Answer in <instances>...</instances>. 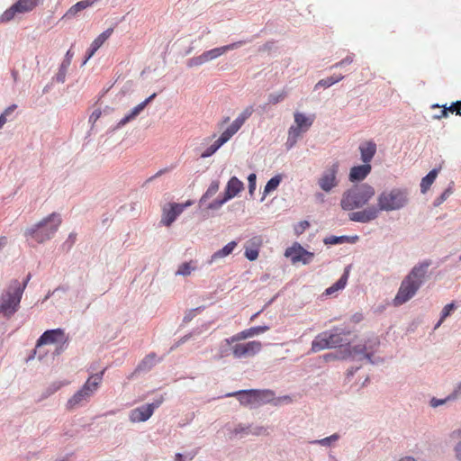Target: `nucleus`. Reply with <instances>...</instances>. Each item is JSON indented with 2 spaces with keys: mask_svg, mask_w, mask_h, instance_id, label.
Segmentation results:
<instances>
[{
  "mask_svg": "<svg viewBox=\"0 0 461 461\" xmlns=\"http://www.w3.org/2000/svg\"><path fill=\"white\" fill-rule=\"evenodd\" d=\"M408 201L407 194L401 189L382 192L377 197V206H368L348 214L352 221L366 223L375 220L381 211H394L402 208Z\"/></svg>",
  "mask_w": 461,
  "mask_h": 461,
  "instance_id": "1",
  "label": "nucleus"
},
{
  "mask_svg": "<svg viewBox=\"0 0 461 461\" xmlns=\"http://www.w3.org/2000/svg\"><path fill=\"white\" fill-rule=\"evenodd\" d=\"M430 261H423L412 267L403 278L393 299V305L400 306L411 300L423 284Z\"/></svg>",
  "mask_w": 461,
  "mask_h": 461,
  "instance_id": "2",
  "label": "nucleus"
},
{
  "mask_svg": "<svg viewBox=\"0 0 461 461\" xmlns=\"http://www.w3.org/2000/svg\"><path fill=\"white\" fill-rule=\"evenodd\" d=\"M31 278L29 274L26 279L21 283L19 280H12L0 297V314L11 318L20 308V303L27 284Z\"/></svg>",
  "mask_w": 461,
  "mask_h": 461,
  "instance_id": "3",
  "label": "nucleus"
},
{
  "mask_svg": "<svg viewBox=\"0 0 461 461\" xmlns=\"http://www.w3.org/2000/svg\"><path fill=\"white\" fill-rule=\"evenodd\" d=\"M61 223V215L58 212H52L34 225L27 228L24 235L37 243H43L54 237Z\"/></svg>",
  "mask_w": 461,
  "mask_h": 461,
  "instance_id": "4",
  "label": "nucleus"
},
{
  "mask_svg": "<svg viewBox=\"0 0 461 461\" xmlns=\"http://www.w3.org/2000/svg\"><path fill=\"white\" fill-rule=\"evenodd\" d=\"M373 186L364 184L356 185L343 193L340 206L345 211H353L366 205L375 196Z\"/></svg>",
  "mask_w": 461,
  "mask_h": 461,
  "instance_id": "5",
  "label": "nucleus"
},
{
  "mask_svg": "<svg viewBox=\"0 0 461 461\" xmlns=\"http://www.w3.org/2000/svg\"><path fill=\"white\" fill-rule=\"evenodd\" d=\"M253 107L245 108L232 123L221 134V136L201 154V158H208L213 155L223 144L235 135L245 122L252 115Z\"/></svg>",
  "mask_w": 461,
  "mask_h": 461,
  "instance_id": "6",
  "label": "nucleus"
},
{
  "mask_svg": "<svg viewBox=\"0 0 461 461\" xmlns=\"http://www.w3.org/2000/svg\"><path fill=\"white\" fill-rule=\"evenodd\" d=\"M275 393L271 390H240L229 393L226 397H237L243 406L260 405L274 400Z\"/></svg>",
  "mask_w": 461,
  "mask_h": 461,
  "instance_id": "7",
  "label": "nucleus"
},
{
  "mask_svg": "<svg viewBox=\"0 0 461 461\" xmlns=\"http://www.w3.org/2000/svg\"><path fill=\"white\" fill-rule=\"evenodd\" d=\"M349 331H344L340 329H334L331 331H325L318 336L312 342V351L318 352L325 348H336L345 343L344 336L348 335Z\"/></svg>",
  "mask_w": 461,
  "mask_h": 461,
  "instance_id": "8",
  "label": "nucleus"
},
{
  "mask_svg": "<svg viewBox=\"0 0 461 461\" xmlns=\"http://www.w3.org/2000/svg\"><path fill=\"white\" fill-rule=\"evenodd\" d=\"M313 121L314 115L306 116L298 112L294 113L295 125L291 126L288 131L287 144H289L290 148L296 143L301 133L306 131L312 125Z\"/></svg>",
  "mask_w": 461,
  "mask_h": 461,
  "instance_id": "9",
  "label": "nucleus"
},
{
  "mask_svg": "<svg viewBox=\"0 0 461 461\" xmlns=\"http://www.w3.org/2000/svg\"><path fill=\"white\" fill-rule=\"evenodd\" d=\"M339 169V162H335L328 167L318 178L319 187L326 192L330 193L333 188L339 185V180L338 178Z\"/></svg>",
  "mask_w": 461,
  "mask_h": 461,
  "instance_id": "10",
  "label": "nucleus"
},
{
  "mask_svg": "<svg viewBox=\"0 0 461 461\" xmlns=\"http://www.w3.org/2000/svg\"><path fill=\"white\" fill-rule=\"evenodd\" d=\"M164 401L163 396L155 400L152 403L142 405L133 409L130 413L131 422H142L148 420L153 414L154 410L158 408Z\"/></svg>",
  "mask_w": 461,
  "mask_h": 461,
  "instance_id": "11",
  "label": "nucleus"
},
{
  "mask_svg": "<svg viewBox=\"0 0 461 461\" xmlns=\"http://www.w3.org/2000/svg\"><path fill=\"white\" fill-rule=\"evenodd\" d=\"M231 348L232 355L237 358L249 357L258 354L261 348L260 341L253 340L246 343H233Z\"/></svg>",
  "mask_w": 461,
  "mask_h": 461,
  "instance_id": "12",
  "label": "nucleus"
},
{
  "mask_svg": "<svg viewBox=\"0 0 461 461\" xmlns=\"http://www.w3.org/2000/svg\"><path fill=\"white\" fill-rule=\"evenodd\" d=\"M243 189V183L236 176H232L227 183L224 197L221 200H215L211 203L210 208L218 209L228 200L236 196Z\"/></svg>",
  "mask_w": 461,
  "mask_h": 461,
  "instance_id": "13",
  "label": "nucleus"
},
{
  "mask_svg": "<svg viewBox=\"0 0 461 461\" xmlns=\"http://www.w3.org/2000/svg\"><path fill=\"white\" fill-rule=\"evenodd\" d=\"M285 256L290 258L293 264L302 262L306 265L312 260L314 254L304 249L299 243H294L285 249Z\"/></svg>",
  "mask_w": 461,
  "mask_h": 461,
  "instance_id": "14",
  "label": "nucleus"
},
{
  "mask_svg": "<svg viewBox=\"0 0 461 461\" xmlns=\"http://www.w3.org/2000/svg\"><path fill=\"white\" fill-rule=\"evenodd\" d=\"M269 330L268 326H257V327H251L249 329L244 330L228 339H226L224 341L226 345L231 346L233 343L252 338L254 336H257L258 334L264 333L267 330Z\"/></svg>",
  "mask_w": 461,
  "mask_h": 461,
  "instance_id": "15",
  "label": "nucleus"
},
{
  "mask_svg": "<svg viewBox=\"0 0 461 461\" xmlns=\"http://www.w3.org/2000/svg\"><path fill=\"white\" fill-rule=\"evenodd\" d=\"M188 205H190V202L186 203H170L169 208L163 209L161 222L166 226H170Z\"/></svg>",
  "mask_w": 461,
  "mask_h": 461,
  "instance_id": "16",
  "label": "nucleus"
},
{
  "mask_svg": "<svg viewBox=\"0 0 461 461\" xmlns=\"http://www.w3.org/2000/svg\"><path fill=\"white\" fill-rule=\"evenodd\" d=\"M64 339V331L61 329L49 330L43 332L36 343V348H40L42 345L54 344Z\"/></svg>",
  "mask_w": 461,
  "mask_h": 461,
  "instance_id": "17",
  "label": "nucleus"
},
{
  "mask_svg": "<svg viewBox=\"0 0 461 461\" xmlns=\"http://www.w3.org/2000/svg\"><path fill=\"white\" fill-rule=\"evenodd\" d=\"M358 149L362 162L370 164L376 153L377 146L374 140H366L359 145Z\"/></svg>",
  "mask_w": 461,
  "mask_h": 461,
  "instance_id": "18",
  "label": "nucleus"
},
{
  "mask_svg": "<svg viewBox=\"0 0 461 461\" xmlns=\"http://www.w3.org/2000/svg\"><path fill=\"white\" fill-rule=\"evenodd\" d=\"M104 369L103 371H101L99 374H95V375H91L87 380L86 382L85 383V384L83 385V387L81 388V390L84 392V393H87L88 394H86L89 398L93 395V393L98 389L99 387V384H101L102 380H103V375L104 374Z\"/></svg>",
  "mask_w": 461,
  "mask_h": 461,
  "instance_id": "19",
  "label": "nucleus"
},
{
  "mask_svg": "<svg viewBox=\"0 0 461 461\" xmlns=\"http://www.w3.org/2000/svg\"><path fill=\"white\" fill-rule=\"evenodd\" d=\"M371 169L370 164L364 163L363 165L355 166L351 167L348 178L351 182L364 180L370 174Z\"/></svg>",
  "mask_w": 461,
  "mask_h": 461,
  "instance_id": "20",
  "label": "nucleus"
},
{
  "mask_svg": "<svg viewBox=\"0 0 461 461\" xmlns=\"http://www.w3.org/2000/svg\"><path fill=\"white\" fill-rule=\"evenodd\" d=\"M156 95H157L156 93L152 94L150 96H149L143 102H141L137 106H135L128 115L124 116L119 122V126H123L126 123H128L129 122H131L132 119H134L149 104V103H150L156 97Z\"/></svg>",
  "mask_w": 461,
  "mask_h": 461,
  "instance_id": "21",
  "label": "nucleus"
},
{
  "mask_svg": "<svg viewBox=\"0 0 461 461\" xmlns=\"http://www.w3.org/2000/svg\"><path fill=\"white\" fill-rule=\"evenodd\" d=\"M99 0H82L73 5L63 15V18L70 19L75 17L79 12L92 6Z\"/></svg>",
  "mask_w": 461,
  "mask_h": 461,
  "instance_id": "22",
  "label": "nucleus"
},
{
  "mask_svg": "<svg viewBox=\"0 0 461 461\" xmlns=\"http://www.w3.org/2000/svg\"><path fill=\"white\" fill-rule=\"evenodd\" d=\"M236 246H237V242L236 241L229 242L221 249H219L218 251L214 252L212 255L211 260H210L209 263H212V262L218 260L219 258H225V257L229 256L230 254L232 253V251L234 250Z\"/></svg>",
  "mask_w": 461,
  "mask_h": 461,
  "instance_id": "23",
  "label": "nucleus"
},
{
  "mask_svg": "<svg viewBox=\"0 0 461 461\" xmlns=\"http://www.w3.org/2000/svg\"><path fill=\"white\" fill-rule=\"evenodd\" d=\"M86 394L87 393H84L81 389L77 391L67 402V408L72 410L77 406L82 404L84 402H87L89 397Z\"/></svg>",
  "mask_w": 461,
  "mask_h": 461,
  "instance_id": "24",
  "label": "nucleus"
},
{
  "mask_svg": "<svg viewBox=\"0 0 461 461\" xmlns=\"http://www.w3.org/2000/svg\"><path fill=\"white\" fill-rule=\"evenodd\" d=\"M38 5L37 0H18L14 5L19 14L32 11Z\"/></svg>",
  "mask_w": 461,
  "mask_h": 461,
  "instance_id": "25",
  "label": "nucleus"
},
{
  "mask_svg": "<svg viewBox=\"0 0 461 461\" xmlns=\"http://www.w3.org/2000/svg\"><path fill=\"white\" fill-rule=\"evenodd\" d=\"M438 169H432L431 171L429 172V174L426 176H424L421 179V182H420L421 193L425 194L429 189L431 185L434 183V181L438 176Z\"/></svg>",
  "mask_w": 461,
  "mask_h": 461,
  "instance_id": "26",
  "label": "nucleus"
},
{
  "mask_svg": "<svg viewBox=\"0 0 461 461\" xmlns=\"http://www.w3.org/2000/svg\"><path fill=\"white\" fill-rule=\"evenodd\" d=\"M250 242L253 245H255L256 248H254V249L246 248L245 257L249 260L253 261V260H256L258 257V254H259L258 247L261 245V240H260V238L255 237L252 240H250Z\"/></svg>",
  "mask_w": 461,
  "mask_h": 461,
  "instance_id": "27",
  "label": "nucleus"
},
{
  "mask_svg": "<svg viewBox=\"0 0 461 461\" xmlns=\"http://www.w3.org/2000/svg\"><path fill=\"white\" fill-rule=\"evenodd\" d=\"M348 273H344L342 276L330 287L327 288L325 291V294L331 295L339 290L343 289L346 286L348 281Z\"/></svg>",
  "mask_w": 461,
  "mask_h": 461,
  "instance_id": "28",
  "label": "nucleus"
},
{
  "mask_svg": "<svg viewBox=\"0 0 461 461\" xmlns=\"http://www.w3.org/2000/svg\"><path fill=\"white\" fill-rule=\"evenodd\" d=\"M240 45H241V42L239 41V42H234V43H231V44L226 45V46L215 48V49L210 50L208 51L212 55V59H214L223 55L226 51L234 50Z\"/></svg>",
  "mask_w": 461,
  "mask_h": 461,
  "instance_id": "29",
  "label": "nucleus"
},
{
  "mask_svg": "<svg viewBox=\"0 0 461 461\" xmlns=\"http://www.w3.org/2000/svg\"><path fill=\"white\" fill-rule=\"evenodd\" d=\"M113 32V29L108 28L99 34L91 43L93 49H96L98 50V49L110 38Z\"/></svg>",
  "mask_w": 461,
  "mask_h": 461,
  "instance_id": "30",
  "label": "nucleus"
},
{
  "mask_svg": "<svg viewBox=\"0 0 461 461\" xmlns=\"http://www.w3.org/2000/svg\"><path fill=\"white\" fill-rule=\"evenodd\" d=\"M344 78V77L342 75H337V76H331V77H329L327 78H324V79H321L320 80L316 85H315V89H318L319 87H330L332 85L341 81L342 79Z\"/></svg>",
  "mask_w": 461,
  "mask_h": 461,
  "instance_id": "31",
  "label": "nucleus"
},
{
  "mask_svg": "<svg viewBox=\"0 0 461 461\" xmlns=\"http://www.w3.org/2000/svg\"><path fill=\"white\" fill-rule=\"evenodd\" d=\"M192 263L193 262L191 261V262H185V263L181 264L178 267V269L176 272V275L184 276H189L192 273V271L196 269V266H192Z\"/></svg>",
  "mask_w": 461,
  "mask_h": 461,
  "instance_id": "32",
  "label": "nucleus"
},
{
  "mask_svg": "<svg viewBox=\"0 0 461 461\" xmlns=\"http://www.w3.org/2000/svg\"><path fill=\"white\" fill-rule=\"evenodd\" d=\"M19 14L13 5L11 7L6 9L0 16V23H8L12 21L15 15Z\"/></svg>",
  "mask_w": 461,
  "mask_h": 461,
  "instance_id": "33",
  "label": "nucleus"
},
{
  "mask_svg": "<svg viewBox=\"0 0 461 461\" xmlns=\"http://www.w3.org/2000/svg\"><path fill=\"white\" fill-rule=\"evenodd\" d=\"M281 180H282L281 176H275L274 177H272V178H271L270 180H268V182L267 183V185H266V186H265V190H264V192H265L266 194H268V193H270V192H272V191L276 190V189L278 187V185H279V184H280Z\"/></svg>",
  "mask_w": 461,
  "mask_h": 461,
  "instance_id": "34",
  "label": "nucleus"
},
{
  "mask_svg": "<svg viewBox=\"0 0 461 461\" xmlns=\"http://www.w3.org/2000/svg\"><path fill=\"white\" fill-rule=\"evenodd\" d=\"M287 95V93L285 91H282L280 93H274L270 94L268 95V104H276L280 102H282Z\"/></svg>",
  "mask_w": 461,
  "mask_h": 461,
  "instance_id": "35",
  "label": "nucleus"
},
{
  "mask_svg": "<svg viewBox=\"0 0 461 461\" xmlns=\"http://www.w3.org/2000/svg\"><path fill=\"white\" fill-rule=\"evenodd\" d=\"M339 438V436L335 433V434H333V435H331L330 437H327V438H321V439L313 440L311 443L312 444H318V445H321V446H329L331 442H335Z\"/></svg>",
  "mask_w": 461,
  "mask_h": 461,
  "instance_id": "36",
  "label": "nucleus"
},
{
  "mask_svg": "<svg viewBox=\"0 0 461 461\" xmlns=\"http://www.w3.org/2000/svg\"><path fill=\"white\" fill-rule=\"evenodd\" d=\"M454 309H455L454 303L447 304L442 310L440 320L436 327H438L442 323V321L450 314L451 311Z\"/></svg>",
  "mask_w": 461,
  "mask_h": 461,
  "instance_id": "37",
  "label": "nucleus"
},
{
  "mask_svg": "<svg viewBox=\"0 0 461 461\" xmlns=\"http://www.w3.org/2000/svg\"><path fill=\"white\" fill-rule=\"evenodd\" d=\"M452 194V186H449L448 188H447L439 197H438L435 202H434V204L436 206L441 204L444 201H446L447 199V197Z\"/></svg>",
  "mask_w": 461,
  "mask_h": 461,
  "instance_id": "38",
  "label": "nucleus"
},
{
  "mask_svg": "<svg viewBox=\"0 0 461 461\" xmlns=\"http://www.w3.org/2000/svg\"><path fill=\"white\" fill-rule=\"evenodd\" d=\"M220 184L219 181H213L211 183L210 186L208 187L205 196L206 197H212L219 190Z\"/></svg>",
  "mask_w": 461,
  "mask_h": 461,
  "instance_id": "39",
  "label": "nucleus"
},
{
  "mask_svg": "<svg viewBox=\"0 0 461 461\" xmlns=\"http://www.w3.org/2000/svg\"><path fill=\"white\" fill-rule=\"evenodd\" d=\"M204 64V61H203V59L202 57V55H199L197 57H194L192 59H190L187 62V66L192 68V67H198V66H201Z\"/></svg>",
  "mask_w": 461,
  "mask_h": 461,
  "instance_id": "40",
  "label": "nucleus"
},
{
  "mask_svg": "<svg viewBox=\"0 0 461 461\" xmlns=\"http://www.w3.org/2000/svg\"><path fill=\"white\" fill-rule=\"evenodd\" d=\"M354 60V54L348 55L345 59L340 60L339 62L336 63L332 68H339V67H344L346 65H349Z\"/></svg>",
  "mask_w": 461,
  "mask_h": 461,
  "instance_id": "41",
  "label": "nucleus"
},
{
  "mask_svg": "<svg viewBox=\"0 0 461 461\" xmlns=\"http://www.w3.org/2000/svg\"><path fill=\"white\" fill-rule=\"evenodd\" d=\"M256 174L252 173L249 176L248 181H249V194H252L256 189Z\"/></svg>",
  "mask_w": 461,
  "mask_h": 461,
  "instance_id": "42",
  "label": "nucleus"
},
{
  "mask_svg": "<svg viewBox=\"0 0 461 461\" xmlns=\"http://www.w3.org/2000/svg\"><path fill=\"white\" fill-rule=\"evenodd\" d=\"M447 112L456 113L457 115H461V101L453 103L449 107H447Z\"/></svg>",
  "mask_w": 461,
  "mask_h": 461,
  "instance_id": "43",
  "label": "nucleus"
},
{
  "mask_svg": "<svg viewBox=\"0 0 461 461\" xmlns=\"http://www.w3.org/2000/svg\"><path fill=\"white\" fill-rule=\"evenodd\" d=\"M309 226H310L309 221H300V222L296 225V227H295V229H294V230H295V232H296L297 234H302V233H303L306 229H308V228H309Z\"/></svg>",
  "mask_w": 461,
  "mask_h": 461,
  "instance_id": "44",
  "label": "nucleus"
},
{
  "mask_svg": "<svg viewBox=\"0 0 461 461\" xmlns=\"http://www.w3.org/2000/svg\"><path fill=\"white\" fill-rule=\"evenodd\" d=\"M233 433L235 435H238L240 433L249 434V427H244L240 424L234 429Z\"/></svg>",
  "mask_w": 461,
  "mask_h": 461,
  "instance_id": "45",
  "label": "nucleus"
},
{
  "mask_svg": "<svg viewBox=\"0 0 461 461\" xmlns=\"http://www.w3.org/2000/svg\"><path fill=\"white\" fill-rule=\"evenodd\" d=\"M249 433L258 436V435L267 434V431L265 427L260 426V427L255 428L253 431L249 429Z\"/></svg>",
  "mask_w": 461,
  "mask_h": 461,
  "instance_id": "46",
  "label": "nucleus"
},
{
  "mask_svg": "<svg viewBox=\"0 0 461 461\" xmlns=\"http://www.w3.org/2000/svg\"><path fill=\"white\" fill-rule=\"evenodd\" d=\"M97 51L96 49H93L92 45H90L89 49L86 51V57L85 60L83 61V65H85Z\"/></svg>",
  "mask_w": 461,
  "mask_h": 461,
  "instance_id": "47",
  "label": "nucleus"
},
{
  "mask_svg": "<svg viewBox=\"0 0 461 461\" xmlns=\"http://www.w3.org/2000/svg\"><path fill=\"white\" fill-rule=\"evenodd\" d=\"M442 107H443V109L440 111L439 114L434 115L435 119H438L439 120V119L447 117L448 112H447V107L445 105L442 106Z\"/></svg>",
  "mask_w": 461,
  "mask_h": 461,
  "instance_id": "48",
  "label": "nucleus"
},
{
  "mask_svg": "<svg viewBox=\"0 0 461 461\" xmlns=\"http://www.w3.org/2000/svg\"><path fill=\"white\" fill-rule=\"evenodd\" d=\"M156 356L155 354H149L147 356V357L143 360L142 365L146 366L148 364L152 365L155 361Z\"/></svg>",
  "mask_w": 461,
  "mask_h": 461,
  "instance_id": "49",
  "label": "nucleus"
},
{
  "mask_svg": "<svg viewBox=\"0 0 461 461\" xmlns=\"http://www.w3.org/2000/svg\"><path fill=\"white\" fill-rule=\"evenodd\" d=\"M454 451L456 457L461 461V440L455 446Z\"/></svg>",
  "mask_w": 461,
  "mask_h": 461,
  "instance_id": "50",
  "label": "nucleus"
},
{
  "mask_svg": "<svg viewBox=\"0 0 461 461\" xmlns=\"http://www.w3.org/2000/svg\"><path fill=\"white\" fill-rule=\"evenodd\" d=\"M201 55H202L204 63H205V62H208V61H210V60H212V59H212V55L209 53V51H208V50H207V51H204V52H203V53H202Z\"/></svg>",
  "mask_w": 461,
  "mask_h": 461,
  "instance_id": "51",
  "label": "nucleus"
},
{
  "mask_svg": "<svg viewBox=\"0 0 461 461\" xmlns=\"http://www.w3.org/2000/svg\"><path fill=\"white\" fill-rule=\"evenodd\" d=\"M16 109L15 104H12L11 106L7 107L3 114H5V117L9 115L11 113H13Z\"/></svg>",
  "mask_w": 461,
  "mask_h": 461,
  "instance_id": "52",
  "label": "nucleus"
},
{
  "mask_svg": "<svg viewBox=\"0 0 461 461\" xmlns=\"http://www.w3.org/2000/svg\"><path fill=\"white\" fill-rule=\"evenodd\" d=\"M444 402H445L444 400H440V401H439V400L432 399V400H431V405H432L433 407H437V406H438V405L442 404Z\"/></svg>",
  "mask_w": 461,
  "mask_h": 461,
  "instance_id": "53",
  "label": "nucleus"
},
{
  "mask_svg": "<svg viewBox=\"0 0 461 461\" xmlns=\"http://www.w3.org/2000/svg\"><path fill=\"white\" fill-rule=\"evenodd\" d=\"M7 244V238L5 236L0 237V249L4 248Z\"/></svg>",
  "mask_w": 461,
  "mask_h": 461,
  "instance_id": "54",
  "label": "nucleus"
},
{
  "mask_svg": "<svg viewBox=\"0 0 461 461\" xmlns=\"http://www.w3.org/2000/svg\"><path fill=\"white\" fill-rule=\"evenodd\" d=\"M100 114H101V112H100V111H95V112L91 114L90 119H91V120H92V119H94V120L95 121V120H97V119L99 118Z\"/></svg>",
  "mask_w": 461,
  "mask_h": 461,
  "instance_id": "55",
  "label": "nucleus"
},
{
  "mask_svg": "<svg viewBox=\"0 0 461 461\" xmlns=\"http://www.w3.org/2000/svg\"><path fill=\"white\" fill-rule=\"evenodd\" d=\"M5 122H6L5 114H1L0 115V128H2Z\"/></svg>",
  "mask_w": 461,
  "mask_h": 461,
  "instance_id": "56",
  "label": "nucleus"
},
{
  "mask_svg": "<svg viewBox=\"0 0 461 461\" xmlns=\"http://www.w3.org/2000/svg\"><path fill=\"white\" fill-rule=\"evenodd\" d=\"M451 436L453 438H459V437H461V429H456V430L453 431Z\"/></svg>",
  "mask_w": 461,
  "mask_h": 461,
  "instance_id": "57",
  "label": "nucleus"
},
{
  "mask_svg": "<svg viewBox=\"0 0 461 461\" xmlns=\"http://www.w3.org/2000/svg\"><path fill=\"white\" fill-rule=\"evenodd\" d=\"M399 461H415V459L412 457H410V456H406V457L400 459Z\"/></svg>",
  "mask_w": 461,
  "mask_h": 461,
  "instance_id": "58",
  "label": "nucleus"
},
{
  "mask_svg": "<svg viewBox=\"0 0 461 461\" xmlns=\"http://www.w3.org/2000/svg\"><path fill=\"white\" fill-rule=\"evenodd\" d=\"M182 457H183V456L180 453H177L176 455V460L175 461H183Z\"/></svg>",
  "mask_w": 461,
  "mask_h": 461,
  "instance_id": "59",
  "label": "nucleus"
},
{
  "mask_svg": "<svg viewBox=\"0 0 461 461\" xmlns=\"http://www.w3.org/2000/svg\"><path fill=\"white\" fill-rule=\"evenodd\" d=\"M66 57L68 59H70L73 57V52H71V50H68L66 54Z\"/></svg>",
  "mask_w": 461,
  "mask_h": 461,
  "instance_id": "60",
  "label": "nucleus"
},
{
  "mask_svg": "<svg viewBox=\"0 0 461 461\" xmlns=\"http://www.w3.org/2000/svg\"><path fill=\"white\" fill-rule=\"evenodd\" d=\"M68 239L71 240L72 242H74L76 240V234H70Z\"/></svg>",
  "mask_w": 461,
  "mask_h": 461,
  "instance_id": "61",
  "label": "nucleus"
},
{
  "mask_svg": "<svg viewBox=\"0 0 461 461\" xmlns=\"http://www.w3.org/2000/svg\"><path fill=\"white\" fill-rule=\"evenodd\" d=\"M229 121H230V117H225V118L222 120L221 124H225V123H227Z\"/></svg>",
  "mask_w": 461,
  "mask_h": 461,
  "instance_id": "62",
  "label": "nucleus"
},
{
  "mask_svg": "<svg viewBox=\"0 0 461 461\" xmlns=\"http://www.w3.org/2000/svg\"><path fill=\"white\" fill-rule=\"evenodd\" d=\"M283 400H284V401H286V402H291V399H290V397H289V396H285V397L283 398Z\"/></svg>",
  "mask_w": 461,
  "mask_h": 461,
  "instance_id": "63",
  "label": "nucleus"
},
{
  "mask_svg": "<svg viewBox=\"0 0 461 461\" xmlns=\"http://www.w3.org/2000/svg\"><path fill=\"white\" fill-rule=\"evenodd\" d=\"M325 357H326V359L333 358L332 355H330V354L327 355Z\"/></svg>",
  "mask_w": 461,
  "mask_h": 461,
  "instance_id": "64",
  "label": "nucleus"
}]
</instances>
